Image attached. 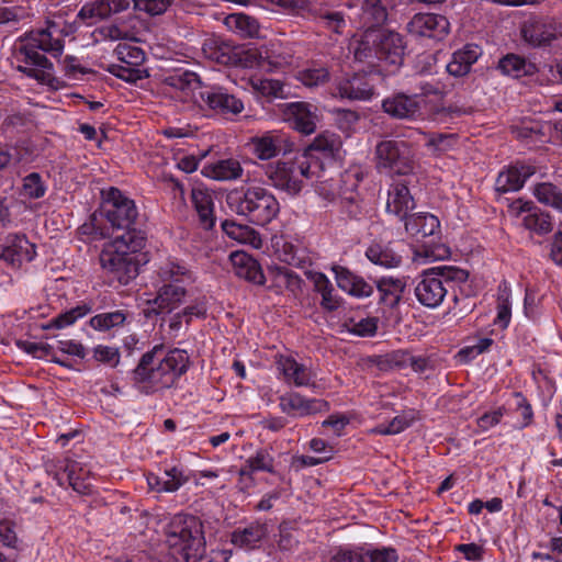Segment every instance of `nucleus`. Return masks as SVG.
Returning <instances> with one entry per match:
<instances>
[{
	"label": "nucleus",
	"mask_w": 562,
	"mask_h": 562,
	"mask_svg": "<svg viewBox=\"0 0 562 562\" xmlns=\"http://www.w3.org/2000/svg\"><path fill=\"white\" fill-rule=\"evenodd\" d=\"M102 203L100 206V216L105 218L112 228V234L108 228L100 227L97 224V215L91 216L90 223L83 224L80 229L83 234L93 236V239L111 237H123L128 239L133 234L144 235L136 228L138 218L137 206L131 198L125 195L117 188L111 187L106 191H102Z\"/></svg>",
	"instance_id": "obj_1"
},
{
	"label": "nucleus",
	"mask_w": 562,
	"mask_h": 562,
	"mask_svg": "<svg viewBox=\"0 0 562 562\" xmlns=\"http://www.w3.org/2000/svg\"><path fill=\"white\" fill-rule=\"evenodd\" d=\"M161 345L145 352L132 371L135 384H147L151 391L169 389L188 370L189 358L184 350L173 349L165 356Z\"/></svg>",
	"instance_id": "obj_2"
},
{
	"label": "nucleus",
	"mask_w": 562,
	"mask_h": 562,
	"mask_svg": "<svg viewBox=\"0 0 562 562\" xmlns=\"http://www.w3.org/2000/svg\"><path fill=\"white\" fill-rule=\"evenodd\" d=\"M52 27L54 24L46 29H38L26 33L20 37L22 43L19 48V54L23 56L22 61L25 65H19L18 71L24 74L30 78H34L43 85H52L53 77V63L38 50L50 54L53 57H59L64 50V41L61 38H54Z\"/></svg>",
	"instance_id": "obj_3"
},
{
	"label": "nucleus",
	"mask_w": 562,
	"mask_h": 562,
	"mask_svg": "<svg viewBox=\"0 0 562 562\" xmlns=\"http://www.w3.org/2000/svg\"><path fill=\"white\" fill-rule=\"evenodd\" d=\"M355 59L374 66L376 61L398 67L404 58L403 37L393 31L368 27L352 44Z\"/></svg>",
	"instance_id": "obj_4"
},
{
	"label": "nucleus",
	"mask_w": 562,
	"mask_h": 562,
	"mask_svg": "<svg viewBox=\"0 0 562 562\" xmlns=\"http://www.w3.org/2000/svg\"><path fill=\"white\" fill-rule=\"evenodd\" d=\"M145 245V236L133 234L128 239L113 237L103 246L100 265L120 284L126 285L138 276L136 252Z\"/></svg>",
	"instance_id": "obj_5"
},
{
	"label": "nucleus",
	"mask_w": 562,
	"mask_h": 562,
	"mask_svg": "<svg viewBox=\"0 0 562 562\" xmlns=\"http://www.w3.org/2000/svg\"><path fill=\"white\" fill-rule=\"evenodd\" d=\"M226 203L232 212L260 226L270 223L280 211L276 196L268 189L258 186L229 191Z\"/></svg>",
	"instance_id": "obj_6"
},
{
	"label": "nucleus",
	"mask_w": 562,
	"mask_h": 562,
	"mask_svg": "<svg viewBox=\"0 0 562 562\" xmlns=\"http://www.w3.org/2000/svg\"><path fill=\"white\" fill-rule=\"evenodd\" d=\"M166 537L168 546L186 562H201L205 557L204 530L199 517L176 515L167 526Z\"/></svg>",
	"instance_id": "obj_7"
},
{
	"label": "nucleus",
	"mask_w": 562,
	"mask_h": 562,
	"mask_svg": "<svg viewBox=\"0 0 562 562\" xmlns=\"http://www.w3.org/2000/svg\"><path fill=\"white\" fill-rule=\"evenodd\" d=\"M262 169L270 186L290 195H297L303 188V178L318 177L322 165L311 161L306 155H296L292 160L263 165Z\"/></svg>",
	"instance_id": "obj_8"
},
{
	"label": "nucleus",
	"mask_w": 562,
	"mask_h": 562,
	"mask_svg": "<svg viewBox=\"0 0 562 562\" xmlns=\"http://www.w3.org/2000/svg\"><path fill=\"white\" fill-rule=\"evenodd\" d=\"M469 278L467 270L454 266L427 269L416 279L414 289L417 301L427 308L438 307L448 293L450 282L462 283Z\"/></svg>",
	"instance_id": "obj_9"
},
{
	"label": "nucleus",
	"mask_w": 562,
	"mask_h": 562,
	"mask_svg": "<svg viewBox=\"0 0 562 562\" xmlns=\"http://www.w3.org/2000/svg\"><path fill=\"white\" fill-rule=\"evenodd\" d=\"M375 157L376 167L390 173L406 176L415 168L412 146L405 140L385 139L378 143Z\"/></svg>",
	"instance_id": "obj_10"
},
{
	"label": "nucleus",
	"mask_w": 562,
	"mask_h": 562,
	"mask_svg": "<svg viewBox=\"0 0 562 562\" xmlns=\"http://www.w3.org/2000/svg\"><path fill=\"white\" fill-rule=\"evenodd\" d=\"M195 97L200 99V106H206L214 114L224 117H232L244 111V102L223 87H205Z\"/></svg>",
	"instance_id": "obj_11"
},
{
	"label": "nucleus",
	"mask_w": 562,
	"mask_h": 562,
	"mask_svg": "<svg viewBox=\"0 0 562 562\" xmlns=\"http://www.w3.org/2000/svg\"><path fill=\"white\" fill-rule=\"evenodd\" d=\"M524 41L532 47H543L562 36V24L552 18L532 16L521 26Z\"/></svg>",
	"instance_id": "obj_12"
},
{
	"label": "nucleus",
	"mask_w": 562,
	"mask_h": 562,
	"mask_svg": "<svg viewBox=\"0 0 562 562\" xmlns=\"http://www.w3.org/2000/svg\"><path fill=\"white\" fill-rule=\"evenodd\" d=\"M187 291L181 284H162L154 300L146 303L143 315L146 319H154L161 315L170 314L178 308L186 297Z\"/></svg>",
	"instance_id": "obj_13"
},
{
	"label": "nucleus",
	"mask_w": 562,
	"mask_h": 562,
	"mask_svg": "<svg viewBox=\"0 0 562 562\" xmlns=\"http://www.w3.org/2000/svg\"><path fill=\"white\" fill-rule=\"evenodd\" d=\"M283 119L293 130L311 135L316 131L319 120L318 108L303 101L291 102L285 104Z\"/></svg>",
	"instance_id": "obj_14"
},
{
	"label": "nucleus",
	"mask_w": 562,
	"mask_h": 562,
	"mask_svg": "<svg viewBox=\"0 0 562 562\" xmlns=\"http://www.w3.org/2000/svg\"><path fill=\"white\" fill-rule=\"evenodd\" d=\"M407 31L415 37L441 41L448 35L450 23L446 16L440 14L417 13L407 23Z\"/></svg>",
	"instance_id": "obj_15"
},
{
	"label": "nucleus",
	"mask_w": 562,
	"mask_h": 562,
	"mask_svg": "<svg viewBox=\"0 0 562 562\" xmlns=\"http://www.w3.org/2000/svg\"><path fill=\"white\" fill-rule=\"evenodd\" d=\"M251 154L260 160H270L280 154L293 150V143L279 132H267L261 136H255L249 142Z\"/></svg>",
	"instance_id": "obj_16"
},
{
	"label": "nucleus",
	"mask_w": 562,
	"mask_h": 562,
	"mask_svg": "<svg viewBox=\"0 0 562 562\" xmlns=\"http://www.w3.org/2000/svg\"><path fill=\"white\" fill-rule=\"evenodd\" d=\"M279 407L282 413L293 417H303L329 411V404L325 400L306 398L296 392L281 395L279 397Z\"/></svg>",
	"instance_id": "obj_17"
},
{
	"label": "nucleus",
	"mask_w": 562,
	"mask_h": 562,
	"mask_svg": "<svg viewBox=\"0 0 562 562\" xmlns=\"http://www.w3.org/2000/svg\"><path fill=\"white\" fill-rule=\"evenodd\" d=\"M415 207V201L408 188L404 183H393L389 190L386 212L404 222L409 217Z\"/></svg>",
	"instance_id": "obj_18"
},
{
	"label": "nucleus",
	"mask_w": 562,
	"mask_h": 562,
	"mask_svg": "<svg viewBox=\"0 0 562 562\" xmlns=\"http://www.w3.org/2000/svg\"><path fill=\"white\" fill-rule=\"evenodd\" d=\"M535 172L536 168L531 165L516 164L498 173L495 190L501 193L518 191Z\"/></svg>",
	"instance_id": "obj_19"
},
{
	"label": "nucleus",
	"mask_w": 562,
	"mask_h": 562,
	"mask_svg": "<svg viewBox=\"0 0 562 562\" xmlns=\"http://www.w3.org/2000/svg\"><path fill=\"white\" fill-rule=\"evenodd\" d=\"M237 277L257 285H263L266 278L257 259L245 251H234L229 256Z\"/></svg>",
	"instance_id": "obj_20"
},
{
	"label": "nucleus",
	"mask_w": 562,
	"mask_h": 562,
	"mask_svg": "<svg viewBox=\"0 0 562 562\" xmlns=\"http://www.w3.org/2000/svg\"><path fill=\"white\" fill-rule=\"evenodd\" d=\"M383 111L393 119L405 120L415 117L420 111L416 97L395 93L382 101Z\"/></svg>",
	"instance_id": "obj_21"
},
{
	"label": "nucleus",
	"mask_w": 562,
	"mask_h": 562,
	"mask_svg": "<svg viewBox=\"0 0 562 562\" xmlns=\"http://www.w3.org/2000/svg\"><path fill=\"white\" fill-rule=\"evenodd\" d=\"M35 245L25 236L15 235L2 249L0 258L13 268H19L23 262H29L35 257Z\"/></svg>",
	"instance_id": "obj_22"
},
{
	"label": "nucleus",
	"mask_w": 562,
	"mask_h": 562,
	"mask_svg": "<svg viewBox=\"0 0 562 562\" xmlns=\"http://www.w3.org/2000/svg\"><path fill=\"white\" fill-rule=\"evenodd\" d=\"M341 98L349 100L368 101L374 93V87L367 75L355 74L350 78L341 80L337 86Z\"/></svg>",
	"instance_id": "obj_23"
},
{
	"label": "nucleus",
	"mask_w": 562,
	"mask_h": 562,
	"mask_svg": "<svg viewBox=\"0 0 562 562\" xmlns=\"http://www.w3.org/2000/svg\"><path fill=\"white\" fill-rule=\"evenodd\" d=\"M482 55V49L475 44H467L461 49L452 54L451 60L447 64L446 69L449 75L453 77H463L471 70L479 57Z\"/></svg>",
	"instance_id": "obj_24"
},
{
	"label": "nucleus",
	"mask_w": 562,
	"mask_h": 562,
	"mask_svg": "<svg viewBox=\"0 0 562 562\" xmlns=\"http://www.w3.org/2000/svg\"><path fill=\"white\" fill-rule=\"evenodd\" d=\"M66 473L68 484L75 492L81 495H88L92 492V479L90 471L81 463L71 460H64L59 467Z\"/></svg>",
	"instance_id": "obj_25"
},
{
	"label": "nucleus",
	"mask_w": 562,
	"mask_h": 562,
	"mask_svg": "<svg viewBox=\"0 0 562 562\" xmlns=\"http://www.w3.org/2000/svg\"><path fill=\"white\" fill-rule=\"evenodd\" d=\"M338 288L358 297H367L373 293V286L363 278L353 274L347 268L335 266L333 268Z\"/></svg>",
	"instance_id": "obj_26"
},
{
	"label": "nucleus",
	"mask_w": 562,
	"mask_h": 562,
	"mask_svg": "<svg viewBox=\"0 0 562 562\" xmlns=\"http://www.w3.org/2000/svg\"><path fill=\"white\" fill-rule=\"evenodd\" d=\"M191 200L199 215L200 224L205 229L215 225L213 192L204 187H195L191 192Z\"/></svg>",
	"instance_id": "obj_27"
},
{
	"label": "nucleus",
	"mask_w": 562,
	"mask_h": 562,
	"mask_svg": "<svg viewBox=\"0 0 562 562\" xmlns=\"http://www.w3.org/2000/svg\"><path fill=\"white\" fill-rule=\"evenodd\" d=\"M277 368L286 383L294 384L297 387L311 385L312 372L295 359L280 357L277 361Z\"/></svg>",
	"instance_id": "obj_28"
},
{
	"label": "nucleus",
	"mask_w": 562,
	"mask_h": 562,
	"mask_svg": "<svg viewBox=\"0 0 562 562\" xmlns=\"http://www.w3.org/2000/svg\"><path fill=\"white\" fill-rule=\"evenodd\" d=\"M341 148V139L335 133L325 131L318 134L314 140L300 154L306 155L311 161H318L313 157V153H321L324 157H335Z\"/></svg>",
	"instance_id": "obj_29"
},
{
	"label": "nucleus",
	"mask_w": 562,
	"mask_h": 562,
	"mask_svg": "<svg viewBox=\"0 0 562 562\" xmlns=\"http://www.w3.org/2000/svg\"><path fill=\"white\" fill-rule=\"evenodd\" d=\"M404 224L406 233L416 238L432 236L440 227L439 220L429 213H413Z\"/></svg>",
	"instance_id": "obj_30"
},
{
	"label": "nucleus",
	"mask_w": 562,
	"mask_h": 562,
	"mask_svg": "<svg viewBox=\"0 0 562 562\" xmlns=\"http://www.w3.org/2000/svg\"><path fill=\"white\" fill-rule=\"evenodd\" d=\"M166 83L171 88L179 90L183 94L184 99H190L196 104L200 103V99H196L195 94H199L200 89H205L198 75L191 71L170 75L166 78Z\"/></svg>",
	"instance_id": "obj_31"
},
{
	"label": "nucleus",
	"mask_w": 562,
	"mask_h": 562,
	"mask_svg": "<svg viewBox=\"0 0 562 562\" xmlns=\"http://www.w3.org/2000/svg\"><path fill=\"white\" fill-rule=\"evenodd\" d=\"M305 274L313 282L314 290L322 295L321 306L327 312L336 311L340 301L334 294V288L328 278L323 272L317 271H306Z\"/></svg>",
	"instance_id": "obj_32"
},
{
	"label": "nucleus",
	"mask_w": 562,
	"mask_h": 562,
	"mask_svg": "<svg viewBox=\"0 0 562 562\" xmlns=\"http://www.w3.org/2000/svg\"><path fill=\"white\" fill-rule=\"evenodd\" d=\"M522 211L526 212V215L522 218V224L527 229L538 235H546L553 229L552 220L549 213L531 205L530 203H526Z\"/></svg>",
	"instance_id": "obj_33"
},
{
	"label": "nucleus",
	"mask_w": 562,
	"mask_h": 562,
	"mask_svg": "<svg viewBox=\"0 0 562 562\" xmlns=\"http://www.w3.org/2000/svg\"><path fill=\"white\" fill-rule=\"evenodd\" d=\"M267 533L265 524L255 521L244 528H237L231 533V542L239 548H252Z\"/></svg>",
	"instance_id": "obj_34"
},
{
	"label": "nucleus",
	"mask_w": 562,
	"mask_h": 562,
	"mask_svg": "<svg viewBox=\"0 0 562 562\" xmlns=\"http://www.w3.org/2000/svg\"><path fill=\"white\" fill-rule=\"evenodd\" d=\"M498 69L507 76L520 78L535 75L537 66L516 54H507L498 61Z\"/></svg>",
	"instance_id": "obj_35"
},
{
	"label": "nucleus",
	"mask_w": 562,
	"mask_h": 562,
	"mask_svg": "<svg viewBox=\"0 0 562 562\" xmlns=\"http://www.w3.org/2000/svg\"><path fill=\"white\" fill-rule=\"evenodd\" d=\"M223 232L231 238L240 244H249L254 248H260L261 237L254 228L238 224L235 221L225 220L222 222Z\"/></svg>",
	"instance_id": "obj_36"
},
{
	"label": "nucleus",
	"mask_w": 562,
	"mask_h": 562,
	"mask_svg": "<svg viewBox=\"0 0 562 562\" xmlns=\"http://www.w3.org/2000/svg\"><path fill=\"white\" fill-rule=\"evenodd\" d=\"M205 170L207 177L218 181L236 180L243 175V167L233 158L221 159L207 166Z\"/></svg>",
	"instance_id": "obj_37"
},
{
	"label": "nucleus",
	"mask_w": 562,
	"mask_h": 562,
	"mask_svg": "<svg viewBox=\"0 0 562 562\" xmlns=\"http://www.w3.org/2000/svg\"><path fill=\"white\" fill-rule=\"evenodd\" d=\"M380 292V302L393 308L398 305L405 289V282L401 279L382 278L376 282Z\"/></svg>",
	"instance_id": "obj_38"
},
{
	"label": "nucleus",
	"mask_w": 562,
	"mask_h": 562,
	"mask_svg": "<svg viewBox=\"0 0 562 562\" xmlns=\"http://www.w3.org/2000/svg\"><path fill=\"white\" fill-rule=\"evenodd\" d=\"M256 471L274 473V458L270 449L263 448L256 451V453L246 460V467L239 471V476L243 479L245 475L252 480L250 474Z\"/></svg>",
	"instance_id": "obj_39"
},
{
	"label": "nucleus",
	"mask_w": 562,
	"mask_h": 562,
	"mask_svg": "<svg viewBox=\"0 0 562 562\" xmlns=\"http://www.w3.org/2000/svg\"><path fill=\"white\" fill-rule=\"evenodd\" d=\"M226 26L241 37H257L259 35L258 21L244 13H232L225 18Z\"/></svg>",
	"instance_id": "obj_40"
},
{
	"label": "nucleus",
	"mask_w": 562,
	"mask_h": 562,
	"mask_svg": "<svg viewBox=\"0 0 562 562\" xmlns=\"http://www.w3.org/2000/svg\"><path fill=\"white\" fill-rule=\"evenodd\" d=\"M311 14L322 26L335 34H342L346 27V20L342 12L319 7L312 9Z\"/></svg>",
	"instance_id": "obj_41"
},
{
	"label": "nucleus",
	"mask_w": 562,
	"mask_h": 562,
	"mask_svg": "<svg viewBox=\"0 0 562 562\" xmlns=\"http://www.w3.org/2000/svg\"><path fill=\"white\" fill-rule=\"evenodd\" d=\"M367 258L374 265L384 268L398 267L402 257L395 254L390 247L380 244H373L366 251Z\"/></svg>",
	"instance_id": "obj_42"
},
{
	"label": "nucleus",
	"mask_w": 562,
	"mask_h": 562,
	"mask_svg": "<svg viewBox=\"0 0 562 562\" xmlns=\"http://www.w3.org/2000/svg\"><path fill=\"white\" fill-rule=\"evenodd\" d=\"M533 195L539 203L562 213V190L555 184L551 182L538 183L533 188Z\"/></svg>",
	"instance_id": "obj_43"
},
{
	"label": "nucleus",
	"mask_w": 562,
	"mask_h": 562,
	"mask_svg": "<svg viewBox=\"0 0 562 562\" xmlns=\"http://www.w3.org/2000/svg\"><path fill=\"white\" fill-rule=\"evenodd\" d=\"M158 278L162 284H181L190 279L189 270L178 261L168 260L158 269Z\"/></svg>",
	"instance_id": "obj_44"
},
{
	"label": "nucleus",
	"mask_w": 562,
	"mask_h": 562,
	"mask_svg": "<svg viewBox=\"0 0 562 562\" xmlns=\"http://www.w3.org/2000/svg\"><path fill=\"white\" fill-rule=\"evenodd\" d=\"M89 304L82 303L52 318L45 326V329H63L75 324L79 318L85 317L91 312Z\"/></svg>",
	"instance_id": "obj_45"
},
{
	"label": "nucleus",
	"mask_w": 562,
	"mask_h": 562,
	"mask_svg": "<svg viewBox=\"0 0 562 562\" xmlns=\"http://www.w3.org/2000/svg\"><path fill=\"white\" fill-rule=\"evenodd\" d=\"M204 56L217 64L226 65L231 61V46L220 38L209 37L202 44Z\"/></svg>",
	"instance_id": "obj_46"
},
{
	"label": "nucleus",
	"mask_w": 562,
	"mask_h": 562,
	"mask_svg": "<svg viewBox=\"0 0 562 562\" xmlns=\"http://www.w3.org/2000/svg\"><path fill=\"white\" fill-rule=\"evenodd\" d=\"M362 19L368 27H378L387 19L386 8L381 0H363Z\"/></svg>",
	"instance_id": "obj_47"
},
{
	"label": "nucleus",
	"mask_w": 562,
	"mask_h": 562,
	"mask_svg": "<svg viewBox=\"0 0 562 562\" xmlns=\"http://www.w3.org/2000/svg\"><path fill=\"white\" fill-rule=\"evenodd\" d=\"M18 346L35 358L50 357V360L61 367L71 368V364L55 356V346L49 344H37L31 341H19Z\"/></svg>",
	"instance_id": "obj_48"
},
{
	"label": "nucleus",
	"mask_w": 562,
	"mask_h": 562,
	"mask_svg": "<svg viewBox=\"0 0 562 562\" xmlns=\"http://www.w3.org/2000/svg\"><path fill=\"white\" fill-rule=\"evenodd\" d=\"M111 16V7L108 0H93L87 2L79 10L77 18L81 21L105 20Z\"/></svg>",
	"instance_id": "obj_49"
},
{
	"label": "nucleus",
	"mask_w": 562,
	"mask_h": 562,
	"mask_svg": "<svg viewBox=\"0 0 562 562\" xmlns=\"http://www.w3.org/2000/svg\"><path fill=\"white\" fill-rule=\"evenodd\" d=\"M550 121L527 122L517 128L519 138H529L537 142H549Z\"/></svg>",
	"instance_id": "obj_50"
},
{
	"label": "nucleus",
	"mask_w": 562,
	"mask_h": 562,
	"mask_svg": "<svg viewBox=\"0 0 562 562\" xmlns=\"http://www.w3.org/2000/svg\"><path fill=\"white\" fill-rule=\"evenodd\" d=\"M47 186L38 172H31L23 178L21 193L27 199L37 200L46 194Z\"/></svg>",
	"instance_id": "obj_51"
},
{
	"label": "nucleus",
	"mask_w": 562,
	"mask_h": 562,
	"mask_svg": "<svg viewBox=\"0 0 562 562\" xmlns=\"http://www.w3.org/2000/svg\"><path fill=\"white\" fill-rule=\"evenodd\" d=\"M126 321V314L116 310L98 314L90 318V326L97 330H109L113 327L121 326Z\"/></svg>",
	"instance_id": "obj_52"
},
{
	"label": "nucleus",
	"mask_w": 562,
	"mask_h": 562,
	"mask_svg": "<svg viewBox=\"0 0 562 562\" xmlns=\"http://www.w3.org/2000/svg\"><path fill=\"white\" fill-rule=\"evenodd\" d=\"M344 327L347 331L359 336V337H371L376 333L378 318L376 317H364L360 319L348 318L344 323Z\"/></svg>",
	"instance_id": "obj_53"
},
{
	"label": "nucleus",
	"mask_w": 562,
	"mask_h": 562,
	"mask_svg": "<svg viewBox=\"0 0 562 562\" xmlns=\"http://www.w3.org/2000/svg\"><path fill=\"white\" fill-rule=\"evenodd\" d=\"M510 291L506 284L499 286L497 295V315L495 324L501 328H506L509 325L512 317V303H510Z\"/></svg>",
	"instance_id": "obj_54"
},
{
	"label": "nucleus",
	"mask_w": 562,
	"mask_h": 562,
	"mask_svg": "<svg viewBox=\"0 0 562 562\" xmlns=\"http://www.w3.org/2000/svg\"><path fill=\"white\" fill-rule=\"evenodd\" d=\"M457 144V134L432 133L427 136L426 140V147L438 155L451 150Z\"/></svg>",
	"instance_id": "obj_55"
},
{
	"label": "nucleus",
	"mask_w": 562,
	"mask_h": 562,
	"mask_svg": "<svg viewBox=\"0 0 562 562\" xmlns=\"http://www.w3.org/2000/svg\"><path fill=\"white\" fill-rule=\"evenodd\" d=\"M117 59L125 65L138 67L145 60V53L142 48L123 43L119 44L114 49Z\"/></svg>",
	"instance_id": "obj_56"
},
{
	"label": "nucleus",
	"mask_w": 562,
	"mask_h": 562,
	"mask_svg": "<svg viewBox=\"0 0 562 562\" xmlns=\"http://www.w3.org/2000/svg\"><path fill=\"white\" fill-rule=\"evenodd\" d=\"M297 79L306 87H317L329 80V71L326 67H311L299 71Z\"/></svg>",
	"instance_id": "obj_57"
},
{
	"label": "nucleus",
	"mask_w": 562,
	"mask_h": 562,
	"mask_svg": "<svg viewBox=\"0 0 562 562\" xmlns=\"http://www.w3.org/2000/svg\"><path fill=\"white\" fill-rule=\"evenodd\" d=\"M189 481L183 470L177 467L165 470L164 487L166 493H173Z\"/></svg>",
	"instance_id": "obj_58"
},
{
	"label": "nucleus",
	"mask_w": 562,
	"mask_h": 562,
	"mask_svg": "<svg viewBox=\"0 0 562 562\" xmlns=\"http://www.w3.org/2000/svg\"><path fill=\"white\" fill-rule=\"evenodd\" d=\"M108 71L113 76L131 83H135L136 81L145 78V71L135 66L112 64L108 67Z\"/></svg>",
	"instance_id": "obj_59"
},
{
	"label": "nucleus",
	"mask_w": 562,
	"mask_h": 562,
	"mask_svg": "<svg viewBox=\"0 0 562 562\" xmlns=\"http://www.w3.org/2000/svg\"><path fill=\"white\" fill-rule=\"evenodd\" d=\"M134 10L142 11L148 15L156 16L165 13L171 5L172 0H132Z\"/></svg>",
	"instance_id": "obj_60"
},
{
	"label": "nucleus",
	"mask_w": 562,
	"mask_h": 562,
	"mask_svg": "<svg viewBox=\"0 0 562 562\" xmlns=\"http://www.w3.org/2000/svg\"><path fill=\"white\" fill-rule=\"evenodd\" d=\"M276 277L292 293H297L302 290L303 280L294 271L285 267H278L276 269Z\"/></svg>",
	"instance_id": "obj_61"
},
{
	"label": "nucleus",
	"mask_w": 562,
	"mask_h": 562,
	"mask_svg": "<svg viewBox=\"0 0 562 562\" xmlns=\"http://www.w3.org/2000/svg\"><path fill=\"white\" fill-rule=\"evenodd\" d=\"M95 42L119 41L127 37V32L116 24H105L95 29L92 33Z\"/></svg>",
	"instance_id": "obj_62"
},
{
	"label": "nucleus",
	"mask_w": 562,
	"mask_h": 562,
	"mask_svg": "<svg viewBox=\"0 0 562 562\" xmlns=\"http://www.w3.org/2000/svg\"><path fill=\"white\" fill-rule=\"evenodd\" d=\"M418 419V412L415 409L403 411L400 415L395 416L390 426L394 435L400 434L411 427Z\"/></svg>",
	"instance_id": "obj_63"
},
{
	"label": "nucleus",
	"mask_w": 562,
	"mask_h": 562,
	"mask_svg": "<svg viewBox=\"0 0 562 562\" xmlns=\"http://www.w3.org/2000/svg\"><path fill=\"white\" fill-rule=\"evenodd\" d=\"M366 562H397L398 555L393 548H382L364 552Z\"/></svg>",
	"instance_id": "obj_64"
}]
</instances>
